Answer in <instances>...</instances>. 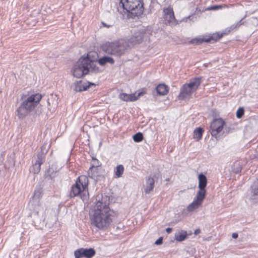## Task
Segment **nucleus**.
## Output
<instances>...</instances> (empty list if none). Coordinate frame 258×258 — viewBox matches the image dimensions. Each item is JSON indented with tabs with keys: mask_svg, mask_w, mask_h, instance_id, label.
<instances>
[{
	"mask_svg": "<svg viewBox=\"0 0 258 258\" xmlns=\"http://www.w3.org/2000/svg\"><path fill=\"white\" fill-rule=\"evenodd\" d=\"M107 197L98 201L90 213L91 225L104 230L107 228L113 221V213L109 207Z\"/></svg>",
	"mask_w": 258,
	"mask_h": 258,
	"instance_id": "obj_1",
	"label": "nucleus"
},
{
	"mask_svg": "<svg viewBox=\"0 0 258 258\" xmlns=\"http://www.w3.org/2000/svg\"><path fill=\"white\" fill-rule=\"evenodd\" d=\"M42 96L39 93L27 92L23 94L21 99L23 102L18 108V115L19 117H23L33 111L39 104Z\"/></svg>",
	"mask_w": 258,
	"mask_h": 258,
	"instance_id": "obj_2",
	"label": "nucleus"
},
{
	"mask_svg": "<svg viewBox=\"0 0 258 258\" xmlns=\"http://www.w3.org/2000/svg\"><path fill=\"white\" fill-rule=\"evenodd\" d=\"M130 47L129 40H119L105 43L102 46V49L108 54L120 57L124 55Z\"/></svg>",
	"mask_w": 258,
	"mask_h": 258,
	"instance_id": "obj_3",
	"label": "nucleus"
},
{
	"mask_svg": "<svg viewBox=\"0 0 258 258\" xmlns=\"http://www.w3.org/2000/svg\"><path fill=\"white\" fill-rule=\"evenodd\" d=\"M118 11L121 13H130L138 17L144 11L142 0H120Z\"/></svg>",
	"mask_w": 258,
	"mask_h": 258,
	"instance_id": "obj_4",
	"label": "nucleus"
},
{
	"mask_svg": "<svg viewBox=\"0 0 258 258\" xmlns=\"http://www.w3.org/2000/svg\"><path fill=\"white\" fill-rule=\"evenodd\" d=\"M88 178L85 175L80 176L76 183L72 186L70 196L75 197L80 196L83 201L88 198Z\"/></svg>",
	"mask_w": 258,
	"mask_h": 258,
	"instance_id": "obj_5",
	"label": "nucleus"
},
{
	"mask_svg": "<svg viewBox=\"0 0 258 258\" xmlns=\"http://www.w3.org/2000/svg\"><path fill=\"white\" fill-rule=\"evenodd\" d=\"M89 57L82 56L74 65L72 69V73L74 77L80 78L88 73L87 64Z\"/></svg>",
	"mask_w": 258,
	"mask_h": 258,
	"instance_id": "obj_6",
	"label": "nucleus"
},
{
	"mask_svg": "<svg viewBox=\"0 0 258 258\" xmlns=\"http://www.w3.org/2000/svg\"><path fill=\"white\" fill-rule=\"evenodd\" d=\"M200 84V79L195 78L188 84H184L180 90L179 98L182 99H189L192 93L198 89Z\"/></svg>",
	"mask_w": 258,
	"mask_h": 258,
	"instance_id": "obj_7",
	"label": "nucleus"
},
{
	"mask_svg": "<svg viewBox=\"0 0 258 258\" xmlns=\"http://www.w3.org/2000/svg\"><path fill=\"white\" fill-rule=\"evenodd\" d=\"M225 124V121L221 118H217L213 120L211 123V134L212 136L216 137L221 133Z\"/></svg>",
	"mask_w": 258,
	"mask_h": 258,
	"instance_id": "obj_8",
	"label": "nucleus"
},
{
	"mask_svg": "<svg viewBox=\"0 0 258 258\" xmlns=\"http://www.w3.org/2000/svg\"><path fill=\"white\" fill-rule=\"evenodd\" d=\"M95 250L92 248L89 249L81 248L75 250L74 252L75 258H80L82 256L92 258L95 255Z\"/></svg>",
	"mask_w": 258,
	"mask_h": 258,
	"instance_id": "obj_9",
	"label": "nucleus"
},
{
	"mask_svg": "<svg viewBox=\"0 0 258 258\" xmlns=\"http://www.w3.org/2000/svg\"><path fill=\"white\" fill-rule=\"evenodd\" d=\"M205 198V196L197 194L192 202L187 207V211L189 212H193L200 207Z\"/></svg>",
	"mask_w": 258,
	"mask_h": 258,
	"instance_id": "obj_10",
	"label": "nucleus"
},
{
	"mask_svg": "<svg viewBox=\"0 0 258 258\" xmlns=\"http://www.w3.org/2000/svg\"><path fill=\"white\" fill-rule=\"evenodd\" d=\"M145 94V92L142 91L135 93L128 94L126 93H121L119 95V98L121 100L124 101H135L138 100L140 97Z\"/></svg>",
	"mask_w": 258,
	"mask_h": 258,
	"instance_id": "obj_11",
	"label": "nucleus"
},
{
	"mask_svg": "<svg viewBox=\"0 0 258 258\" xmlns=\"http://www.w3.org/2000/svg\"><path fill=\"white\" fill-rule=\"evenodd\" d=\"M92 84L89 82L76 81L71 85V89L76 92H81L87 90Z\"/></svg>",
	"mask_w": 258,
	"mask_h": 258,
	"instance_id": "obj_12",
	"label": "nucleus"
},
{
	"mask_svg": "<svg viewBox=\"0 0 258 258\" xmlns=\"http://www.w3.org/2000/svg\"><path fill=\"white\" fill-rule=\"evenodd\" d=\"M164 18L167 23L175 24L176 21L174 15L173 9L168 7L163 9Z\"/></svg>",
	"mask_w": 258,
	"mask_h": 258,
	"instance_id": "obj_13",
	"label": "nucleus"
},
{
	"mask_svg": "<svg viewBox=\"0 0 258 258\" xmlns=\"http://www.w3.org/2000/svg\"><path fill=\"white\" fill-rule=\"evenodd\" d=\"M199 190L197 194L206 196V191L205 187L207 184V180L206 176L203 174H200L198 176Z\"/></svg>",
	"mask_w": 258,
	"mask_h": 258,
	"instance_id": "obj_14",
	"label": "nucleus"
},
{
	"mask_svg": "<svg viewBox=\"0 0 258 258\" xmlns=\"http://www.w3.org/2000/svg\"><path fill=\"white\" fill-rule=\"evenodd\" d=\"M44 160V155L43 154H39L37 155L34 164L30 168V171L33 173H38L40 171L41 165L43 163Z\"/></svg>",
	"mask_w": 258,
	"mask_h": 258,
	"instance_id": "obj_15",
	"label": "nucleus"
},
{
	"mask_svg": "<svg viewBox=\"0 0 258 258\" xmlns=\"http://www.w3.org/2000/svg\"><path fill=\"white\" fill-rule=\"evenodd\" d=\"M91 177L95 181H100L104 178L103 172L100 168L93 167Z\"/></svg>",
	"mask_w": 258,
	"mask_h": 258,
	"instance_id": "obj_16",
	"label": "nucleus"
},
{
	"mask_svg": "<svg viewBox=\"0 0 258 258\" xmlns=\"http://www.w3.org/2000/svg\"><path fill=\"white\" fill-rule=\"evenodd\" d=\"M91 53H89L86 57H89V62H88L87 68H88V72L89 71L94 73L100 72V69L97 66V63L94 60L90 59Z\"/></svg>",
	"mask_w": 258,
	"mask_h": 258,
	"instance_id": "obj_17",
	"label": "nucleus"
},
{
	"mask_svg": "<svg viewBox=\"0 0 258 258\" xmlns=\"http://www.w3.org/2000/svg\"><path fill=\"white\" fill-rule=\"evenodd\" d=\"M187 232L183 230H178L174 235V239L179 242H181L185 240L187 238Z\"/></svg>",
	"mask_w": 258,
	"mask_h": 258,
	"instance_id": "obj_18",
	"label": "nucleus"
},
{
	"mask_svg": "<svg viewBox=\"0 0 258 258\" xmlns=\"http://www.w3.org/2000/svg\"><path fill=\"white\" fill-rule=\"evenodd\" d=\"M154 186V180L152 177H148L146 179V184L144 185V190L147 194H149L151 191Z\"/></svg>",
	"mask_w": 258,
	"mask_h": 258,
	"instance_id": "obj_19",
	"label": "nucleus"
},
{
	"mask_svg": "<svg viewBox=\"0 0 258 258\" xmlns=\"http://www.w3.org/2000/svg\"><path fill=\"white\" fill-rule=\"evenodd\" d=\"M250 192V199L255 200L256 196H258V179L255 180L251 185Z\"/></svg>",
	"mask_w": 258,
	"mask_h": 258,
	"instance_id": "obj_20",
	"label": "nucleus"
},
{
	"mask_svg": "<svg viewBox=\"0 0 258 258\" xmlns=\"http://www.w3.org/2000/svg\"><path fill=\"white\" fill-rule=\"evenodd\" d=\"M144 34L141 32L136 33L130 39V42L134 44L140 43L143 39Z\"/></svg>",
	"mask_w": 258,
	"mask_h": 258,
	"instance_id": "obj_21",
	"label": "nucleus"
},
{
	"mask_svg": "<svg viewBox=\"0 0 258 258\" xmlns=\"http://www.w3.org/2000/svg\"><path fill=\"white\" fill-rule=\"evenodd\" d=\"M156 91L159 95L164 96L168 92V87L165 84H161L156 87Z\"/></svg>",
	"mask_w": 258,
	"mask_h": 258,
	"instance_id": "obj_22",
	"label": "nucleus"
},
{
	"mask_svg": "<svg viewBox=\"0 0 258 258\" xmlns=\"http://www.w3.org/2000/svg\"><path fill=\"white\" fill-rule=\"evenodd\" d=\"M107 63L113 64L114 60L113 58L108 56H103L98 59V63L101 66H103Z\"/></svg>",
	"mask_w": 258,
	"mask_h": 258,
	"instance_id": "obj_23",
	"label": "nucleus"
},
{
	"mask_svg": "<svg viewBox=\"0 0 258 258\" xmlns=\"http://www.w3.org/2000/svg\"><path fill=\"white\" fill-rule=\"evenodd\" d=\"M60 169V167L58 166L57 164H52L48 170V172L50 176L52 178L55 176V174Z\"/></svg>",
	"mask_w": 258,
	"mask_h": 258,
	"instance_id": "obj_24",
	"label": "nucleus"
},
{
	"mask_svg": "<svg viewBox=\"0 0 258 258\" xmlns=\"http://www.w3.org/2000/svg\"><path fill=\"white\" fill-rule=\"evenodd\" d=\"M204 130L201 127H198L194 131L193 138L196 141H199L201 139Z\"/></svg>",
	"mask_w": 258,
	"mask_h": 258,
	"instance_id": "obj_25",
	"label": "nucleus"
},
{
	"mask_svg": "<svg viewBox=\"0 0 258 258\" xmlns=\"http://www.w3.org/2000/svg\"><path fill=\"white\" fill-rule=\"evenodd\" d=\"M212 39H213V37H211L207 38V39L201 38H196V39H192L190 41V42L192 44H201V43H202L203 42H208Z\"/></svg>",
	"mask_w": 258,
	"mask_h": 258,
	"instance_id": "obj_26",
	"label": "nucleus"
},
{
	"mask_svg": "<svg viewBox=\"0 0 258 258\" xmlns=\"http://www.w3.org/2000/svg\"><path fill=\"white\" fill-rule=\"evenodd\" d=\"M124 167L122 165L117 166L115 171V175L117 177H119L123 174Z\"/></svg>",
	"mask_w": 258,
	"mask_h": 258,
	"instance_id": "obj_27",
	"label": "nucleus"
},
{
	"mask_svg": "<svg viewBox=\"0 0 258 258\" xmlns=\"http://www.w3.org/2000/svg\"><path fill=\"white\" fill-rule=\"evenodd\" d=\"M241 170V166L239 161H236L233 163L232 171L234 173H237Z\"/></svg>",
	"mask_w": 258,
	"mask_h": 258,
	"instance_id": "obj_28",
	"label": "nucleus"
},
{
	"mask_svg": "<svg viewBox=\"0 0 258 258\" xmlns=\"http://www.w3.org/2000/svg\"><path fill=\"white\" fill-rule=\"evenodd\" d=\"M143 139V134L141 133H138L134 135L133 139L136 142H139L142 141Z\"/></svg>",
	"mask_w": 258,
	"mask_h": 258,
	"instance_id": "obj_29",
	"label": "nucleus"
},
{
	"mask_svg": "<svg viewBox=\"0 0 258 258\" xmlns=\"http://www.w3.org/2000/svg\"><path fill=\"white\" fill-rule=\"evenodd\" d=\"M244 110L242 107L239 108L236 111V117L238 118H241L243 115L244 114Z\"/></svg>",
	"mask_w": 258,
	"mask_h": 258,
	"instance_id": "obj_30",
	"label": "nucleus"
},
{
	"mask_svg": "<svg viewBox=\"0 0 258 258\" xmlns=\"http://www.w3.org/2000/svg\"><path fill=\"white\" fill-rule=\"evenodd\" d=\"M101 23L104 27L107 28L111 27L113 26V23H106L105 22H102Z\"/></svg>",
	"mask_w": 258,
	"mask_h": 258,
	"instance_id": "obj_31",
	"label": "nucleus"
},
{
	"mask_svg": "<svg viewBox=\"0 0 258 258\" xmlns=\"http://www.w3.org/2000/svg\"><path fill=\"white\" fill-rule=\"evenodd\" d=\"M163 238L162 237L159 238L155 242V244L156 245H160L162 243Z\"/></svg>",
	"mask_w": 258,
	"mask_h": 258,
	"instance_id": "obj_32",
	"label": "nucleus"
},
{
	"mask_svg": "<svg viewBox=\"0 0 258 258\" xmlns=\"http://www.w3.org/2000/svg\"><path fill=\"white\" fill-rule=\"evenodd\" d=\"M40 194V193L39 192L35 191L34 192V194L33 199H35L36 198L38 199L39 197Z\"/></svg>",
	"mask_w": 258,
	"mask_h": 258,
	"instance_id": "obj_33",
	"label": "nucleus"
},
{
	"mask_svg": "<svg viewBox=\"0 0 258 258\" xmlns=\"http://www.w3.org/2000/svg\"><path fill=\"white\" fill-rule=\"evenodd\" d=\"M201 233V230L200 229H197L196 230H195L194 231V234L195 235H198L200 233Z\"/></svg>",
	"mask_w": 258,
	"mask_h": 258,
	"instance_id": "obj_34",
	"label": "nucleus"
},
{
	"mask_svg": "<svg viewBox=\"0 0 258 258\" xmlns=\"http://www.w3.org/2000/svg\"><path fill=\"white\" fill-rule=\"evenodd\" d=\"M171 231H172V228H171L168 227V228H167L166 229V231L168 233H170Z\"/></svg>",
	"mask_w": 258,
	"mask_h": 258,
	"instance_id": "obj_35",
	"label": "nucleus"
},
{
	"mask_svg": "<svg viewBox=\"0 0 258 258\" xmlns=\"http://www.w3.org/2000/svg\"><path fill=\"white\" fill-rule=\"evenodd\" d=\"M238 237V234L237 233H233L232 234V237L233 238H236Z\"/></svg>",
	"mask_w": 258,
	"mask_h": 258,
	"instance_id": "obj_36",
	"label": "nucleus"
},
{
	"mask_svg": "<svg viewBox=\"0 0 258 258\" xmlns=\"http://www.w3.org/2000/svg\"><path fill=\"white\" fill-rule=\"evenodd\" d=\"M222 35H221V36H219L218 37V39H220V38H221V37H222Z\"/></svg>",
	"mask_w": 258,
	"mask_h": 258,
	"instance_id": "obj_37",
	"label": "nucleus"
}]
</instances>
